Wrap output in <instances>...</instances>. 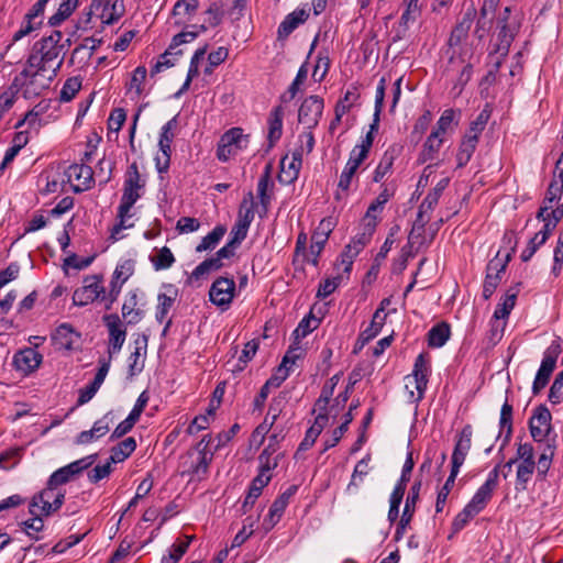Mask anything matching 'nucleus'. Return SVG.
<instances>
[{"instance_id":"nucleus-1","label":"nucleus","mask_w":563,"mask_h":563,"mask_svg":"<svg viewBox=\"0 0 563 563\" xmlns=\"http://www.w3.org/2000/svg\"><path fill=\"white\" fill-rule=\"evenodd\" d=\"M62 40L63 33L53 31L34 44L24 69L15 78L25 93L36 96L49 87L63 65L66 45Z\"/></svg>"},{"instance_id":"nucleus-2","label":"nucleus","mask_w":563,"mask_h":563,"mask_svg":"<svg viewBox=\"0 0 563 563\" xmlns=\"http://www.w3.org/2000/svg\"><path fill=\"white\" fill-rule=\"evenodd\" d=\"M145 183V178L139 172L137 164L135 162L130 164L125 173L123 192L118 207V223L112 228L110 234L112 241L121 240L123 238L122 231L134 225L131 209L142 197Z\"/></svg>"},{"instance_id":"nucleus-3","label":"nucleus","mask_w":563,"mask_h":563,"mask_svg":"<svg viewBox=\"0 0 563 563\" xmlns=\"http://www.w3.org/2000/svg\"><path fill=\"white\" fill-rule=\"evenodd\" d=\"M65 495L66 490H60L47 482L46 486L32 497L29 511L31 515L52 516L63 506Z\"/></svg>"},{"instance_id":"nucleus-4","label":"nucleus","mask_w":563,"mask_h":563,"mask_svg":"<svg viewBox=\"0 0 563 563\" xmlns=\"http://www.w3.org/2000/svg\"><path fill=\"white\" fill-rule=\"evenodd\" d=\"M429 374V363L422 354H419L415 361L412 373L405 377V389L409 402L418 404L423 398Z\"/></svg>"},{"instance_id":"nucleus-5","label":"nucleus","mask_w":563,"mask_h":563,"mask_svg":"<svg viewBox=\"0 0 563 563\" xmlns=\"http://www.w3.org/2000/svg\"><path fill=\"white\" fill-rule=\"evenodd\" d=\"M249 135L241 128H232L220 139L217 157L220 162H228L249 146Z\"/></svg>"},{"instance_id":"nucleus-6","label":"nucleus","mask_w":563,"mask_h":563,"mask_svg":"<svg viewBox=\"0 0 563 563\" xmlns=\"http://www.w3.org/2000/svg\"><path fill=\"white\" fill-rule=\"evenodd\" d=\"M96 459L97 454H90L74 461L53 472L47 482L60 490H66L65 485L75 479V477L82 471L90 467L95 463Z\"/></svg>"},{"instance_id":"nucleus-7","label":"nucleus","mask_w":563,"mask_h":563,"mask_svg":"<svg viewBox=\"0 0 563 563\" xmlns=\"http://www.w3.org/2000/svg\"><path fill=\"white\" fill-rule=\"evenodd\" d=\"M498 26V44L495 52L505 56L520 26L519 20L516 16H511V9L509 7H506L499 14Z\"/></svg>"},{"instance_id":"nucleus-8","label":"nucleus","mask_w":563,"mask_h":563,"mask_svg":"<svg viewBox=\"0 0 563 563\" xmlns=\"http://www.w3.org/2000/svg\"><path fill=\"white\" fill-rule=\"evenodd\" d=\"M104 287L101 278L97 275L86 276L82 280V285L73 294V303L75 306L84 307L98 299L102 301Z\"/></svg>"},{"instance_id":"nucleus-9","label":"nucleus","mask_w":563,"mask_h":563,"mask_svg":"<svg viewBox=\"0 0 563 563\" xmlns=\"http://www.w3.org/2000/svg\"><path fill=\"white\" fill-rule=\"evenodd\" d=\"M235 295V282L233 278L219 277L209 290L210 301L222 310H227Z\"/></svg>"},{"instance_id":"nucleus-10","label":"nucleus","mask_w":563,"mask_h":563,"mask_svg":"<svg viewBox=\"0 0 563 563\" xmlns=\"http://www.w3.org/2000/svg\"><path fill=\"white\" fill-rule=\"evenodd\" d=\"M91 14L103 24H113L124 14V4L120 0H92Z\"/></svg>"},{"instance_id":"nucleus-11","label":"nucleus","mask_w":563,"mask_h":563,"mask_svg":"<svg viewBox=\"0 0 563 563\" xmlns=\"http://www.w3.org/2000/svg\"><path fill=\"white\" fill-rule=\"evenodd\" d=\"M239 246L228 242L221 247L214 256L201 262L191 273V277L200 279L202 276L209 274L212 271H218L224 266V261L230 260L234 256L235 250Z\"/></svg>"},{"instance_id":"nucleus-12","label":"nucleus","mask_w":563,"mask_h":563,"mask_svg":"<svg viewBox=\"0 0 563 563\" xmlns=\"http://www.w3.org/2000/svg\"><path fill=\"white\" fill-rule=\"evenodd\" d=\"M64 174L75 192L88 190L93 185V172L86 164H73L64 170Z\"/></svg>"},{"instance_id":"nucleus-13","label":"nucleus","mask_w":563,"mask_h":563,"mask_svg":"<svg viewBox=\"0 0 563 563\" xmlns=\"http://www.w3.org/2000/svg\"><path fill=\"white\" fill-rule=\"evenodd\" d=\"M323 99L319 96H309L306 98L298 110V120L307 130H312L319 123L323 112Z\"/></svg>"},{"instance_id":"nucleus-14","label":"nucleus","mask_w":563,"mask_h":563,"mask_svg":"<svg viewBox=\"0 0 563 563\" xmlns=\"http://www.w3.org/2000/svg\"><path fill=\"white\" fill-rule=\"evenodd\" d=\"M499 466L494 467L487 475L485 483L476 490L472 499L466 504L468 508L479 514L490 500L498 485Z\"/></svg>"},{"instance_id":"nucleus-15","label":"nucleus","mask_w":563,"mask_h":563,"mask_svg":"<svg viewBox=\"0 0 563 563\" xmlns=\"http://www.w3.org/2000/svg\"><path fill=\"white\" fill-rule=\"evenodd\" d=\"M499 466L494 467L487 475L485 483L476 490L472 499L466 504L468 508L479 514L490 500L498 485Z\"/></svg>"},{"instance_id":"nucleus-16","label":"nucleus","mask_w":563,"mask_h":563,"mask_svg":"<svg viewBox=\"0 0 563 563\" xmlns=\"http://www.w3.org/2000/svg\"><path fill=\"white\" fill-rule=\"evenodd\" d=\"M260 472L252 481L249 493L251 497H260L263 488L269 483L272 475L271 471L277 466V457L269 459L268 449H264L258 456Z\"/></svg>"},{"instance_id":"nucleus-17","label":"nucleus","mask_w":563,"mask_h":563,"mask_svg":"<svg viewBox=\"0 0 563 563\" xmlns=\"http://www.w3.org/2000/svg\"><path fill=\"white\" fill-rule=\"evenodd\" d=\"M558 355L559 346L555 349L550 347L545 351L532 384V391L534 395L539 394L548 385L550 376L555 368Z\"/></svg>"},{"instance_id":"nucleus-18","label":"nucleus","mask_w":563,"mask_h":563,"mask_svg":"<svg viewBox=\"0 0 563 563\" xmlns=\"http://www.w3.org/2000/svg\"><path fill=\"white\" fill-rule=\"evenodd\" d=\"M114 422L113 413L107 412L100 419L95 421L92 428L90 430L81 431L75 439V443L78 445H87L90 444L98 439L104 437L109 430L111 424Z\"/></svg>"},{"instance_id":"nucleus-19","label":"nucleus","mask_w":563,"mask_h":563,"mask_svg":"<svg viewBox=\"0 0 563 563\" xmlns=\"http://www.w3.org/2000/svg\"><path fill=\"white\" fill-rule=\"evenodd\" d=\"M473 429L470 424H466L461 430L459 438L455 443V448L452 453V471L453 473H460V468L463 465L472 446Z\"/></svg>"},{"instance_id":"nucleus-20","label":"nucleus","mask_w":563,"mask_h":563,"mask_svg":"<svg viewBox=\"0 0 563 563\" xmlns=\"http://www.w3.org/2000/svg\"><path fill=\"white\" fill-rule=\"evenodd\" d=\"M103 321L109 331V353H119L126 338V331L123 328L122 321L118 314L104 316Z\"/></svg>"},{"instance_id":"nucleus-21","label":"nucleus","mask_w":563,"mask_h":563,"mask_svg":"<svg viewBox=\"0 0 563 563\" xmlns=\"http://www.w3.org/2000/svg\"><path fill=\"white\" fill-rule=\"evenodd\" d=\"M53 344L58 350L70 351L79 342L80 333L70 323H60L51 334Z\"/></svg>"},{"instance_id":"nucleus-22","label":"nucleus","mask_w":563,"mask_h":563,"mask_svg":"<svg viewBox=\"0 0 563 563\" xmlns=\"http://www.w3.org/2000/svg\"><path fill=\"white\" fill-rule=\"evenodd\" d=\"M551 413L545 407H538L530 418L529 428L534 441H543L551 428Z\"/></svg>"},{"instance_id":"nucleus-23","label":"nucleus","mask_w":563,"mask_h":563,"mask_svg":"<svg viewBox=\"0 0 563 563\" xmlns=\"http://www.w3.org/2000/svg\"><path fill=\"white\" fill-rule=\"evenodd\" d=\"M301 165V152H292L290 156H284L280 161V172L278 174V180L285 185L292 184L299 176Z\"/></svg>"},{"instance_id":"nucleus-24","label":"nucleus","mask_w":563,"mask_h":563,"mask_svg":"<svg viewBox=\"0 0 563 563\" xmlns=\"http://www.w3.org/2000/svg\"><path fill=\"white\" fill-rule=\"evenodd\" d=\"M506 265L507 261H503L497 257L489 261L483 286V296L485 299L490 298L498 287L501 279V274L505 272Z\"/></svg>"},{"instance_id":"nucleus-25","label":"nucleus","mask_w":563,"mask_h":563,"mask_svg":"<svg viewBox=\"0 0 563 563\" xmlns=\"http://www.w3.org/2000/svg\"><path fill=\"white\" fill-rule=\"evenodd\" d=\"M42 361L43 355L32 347L19 351L13 357L15 368L24 375L34 372L41 365Z\"/></svg>"},{"instance_id":"nucleus-26","label":"nucleus","mask_w":563,"mask_h":563,"mask_svg":"<svg viewBox=\"0 0 563 563\" xmlns=\"http://www.w3.org/2000/svg\"><path fill=\"white\" fill-rule=\"evenodd\" d=\"M428 221L429 219H423L421 221L420 218H417L409 233L408 243L417 252L428 246L434 239L435 231L426 229V223Z\"/></svg>"},{"instance_id":"nucleus-27","label":"nucleus","mask_w":563,"mask_h":563,"mask_svg":"<svg viewBox=\"0 0 563 563\" xmlns=\"http://www.w3.org/2000/svg\"><path fill=\"white\" fill-rule=\"evenodd\" d=\"M134 351L129 357V372L131 376L141 373L144 368V362L147 352L148 336L146 334H139L134 339Z\"/></svg>"},{"instance_id":"nucleus-28","label":"nucleus","mask_w":563,"mask_h":563,"mask_svg":"<svg viewBox=\"0 0 563 563\" xmlns=\"http://www.w3.org/2000/svg\"><path fill=\"white\" fill-rule=\"evenodd\" d=\"M420 487H421V483L417 482L410 488V492L406 498L405 507L402 510L400 521L398 523V528L396 530L397 536L404 534L406 528L408 527V525L410 523V521L412 519L416 504L419 499Z\"/></svg>"},{"instance_id":"nucleus-29","label":"nucleus","mask_w":563,"mask_h":563,"mask_svg":"<svg viewBox=\"0 0 563 563\" xmlns=\"http://www.w3.org/2000/svg\"><path fill=\"white\" fill-rule=\"evenodd\" d=\"M284 115H285V111L282 106L275 107L269 112V115L267 119V140H268L269 147H273L283 135Z\"/></svg>"},{"instance_id":"nucleus-30","label":"nucleus","mask_w":563,"mask_h":563,"mask_svg":"<svg viewBox=\"0 0 563 563\" xmlns=\"http://www.w3.org/2000/svg\"><path fill=\"white\" fill-rule=\"evenodd\" d=\"M164 291L159 292L157 296V306L155 318L162 323L166 320L169 310L172 309L176 298H177V289L173 285H165Z\"/></svg>"},{"instance_id":"nucleus-31","label":"nucleus","mask_w":563,"mask_h":563,"mask_svg":"<svg viewBox=\"0 0 563 563\" xmlns=\"http://www.w3.org/2000/svg\"><path fill=\"white\" fill-rule=\"evenodd\" d=\"M461 115V110L445 109L437 121L433 132L444 137L445 133L454 131L459 125Z\"/></svg>"},{"instance_id":"nucleus-32","label":"nucleus","mask_w":563,"mask_h":563,"mask_svg":"<svg viewBox=\"0 0 563 563\" xmlns=\"http://www.w3.org/2000/svg\"><path fill=\"white\" fill-rule=\"evenodd\" d=\"M473 22V13L466 12L463 19L455 25V27L452 30L450 38H449V45L451 48H454L455 46H460L463 43H466V38L468 36V32L471 30Z\"/></svg>"},{"instance_id":"nucleus-33","label":"nucleus","mask_w":563,"mask_h":563,"mask_svg":"<svg viewBox=\"0 0 563 563\" xmlns=\"http://www.w3.org/2000/svg\"><path fill=\"white\" fill-rule=\"evenodd\" d=\"M198 0H178L173 9L175 23L183 25L191 20L198 9Z\"/></svg>"},{"instance_id":"nucleus-34","label":"nucleus","mask_w":563,"mask_h":563,"mask_svg":"<svg viewBox=\"0 0 563 563\" xmlns=\"http://www.w3.org/2000/svg\"><path fill=\"white\" fill-rule=\"evenodd\" d=\"M309 16V12L306 9H296L286 18L278 26V34L280 36L289 35L296 30L301 23H303Z\"/></svg>"},{"instance_id":"nucleus-35","label":"nucleus","mask_w":563,"mask_h":563,"mask_svg":"<svg viewBox=\"0 0 563 563\" xmlns=\"http://www.w3.org/2000/svg\"><path fill=\"white\" fill-rule=\"evenodd\" d=\"M41 180H45V185L42 189L43 194H55L59 190H63L64 185L66 183V177L64 172L59 168L51 169L42 174Z\"/></svg>"},{"instance_id":"nucleus-36","label":"nucleus","mask_w":563,"mask_h":563,"mask_svg":"<svg viewBox=\"0 0 563 563\" xmlns=\"http://www.w3.org/2000/svg\"><path fill=\"white\" fill-rule=\"evenodd\" d=\"M331 220L324 219L320 222L317 231L312 234L311 238V244L309 247L310 254H321L331 232Z\"/></svg>"},{"instance_id":"nucleus-37","label":"nucleus","mask_w":563,"mask_h":563,"mask_svg":"<svg viewBox=\"0 0 563 563\" xmlns=\"http://www.w3.org/2000/svg\"><path fill=\"white\" fill-rule=\"evenodd\" d=\"M253 220V212L247 210L243 217H240L230 232V240L232 244L240 245L246 238L250 224Z\"/></svg>"},{"instance_id":"nucleus-38","label":"nucleus","mask_w":563,"mask_h":563,"mask_svg":"<svg viewBox=\"0 0 563 563\" xmlns=\"http://www.w3.org/2000/svg\"><path fill=\"white\" fill-rule=\"evenodd\" d=\"M136 449V441L129 437L111 449V455L108 459L112 464L121 463L126 460Z\"/></svg>"},{"instance_id":"nucleus-39","label":"nucleus","mask_w":563,"mask_h":563,"mask_svg":"<svg viewBox=\"0 0 563 563\" xmlns=\"http://www.w3.org/2000/svg\"><path fill=\"white\" fill-rule=\"evenodd\" d=\"M137 306V290L128 292L125 301L122 306V316L128 320V323L135 324L142 319V311L136 309Z\"/></svg>"},{"instance_id":"nucleus-40","label":"nucleus","mask_w":563,"mask_h":563,"mask_svg":"<svg viewBox=\"0 0 563 563\" xmlns=\"http://www.w3.org/2000/svg\"><path fill=\"white\" fill-rule=\"evenodd\" d=\"M79 0H63L56 12L48 18V25L58 26L66 21L78 8Z\"/></svg>"},{"instance_id":"nucleus-41","label":"nucleus","mask_w":563,"mask_h":563,"mask_svg":"<svg viewBox=\"0 0 563 563\" xmlns=\"http://www.w3.org/2000/svg\"><path fill=\"white\" fill-rule=\"evenodd\" d=\"M212 459V452L200 450L196 463L191 466V475L195 479L201 481L207 477Z\"/></svg>"},{"instance_id":"nucleus-42","label":"nucleus","mask_w":563,"mask_h":563,"mask_svg":"<svg viewBox=\"0 0 563 563\" xmlns=\"http://www.w3.org/2000/svg\"><path fill=\"white\" fill-rule=\"evenodd\" d=\"M452 49V55L450 57V62L454 63L456 59H459L462 64L467 63H475L478 62V56L476 55V48L473 46V44L470 43H463L460 46H455Z\"/></svg>"},{"instance_id":"nucleus-43","label":"nucleus","mask_w":563,"mask_h":563,"mask_svg":"<svg viewBox=\"0 0 563 563\" xmlns=\"http://www.w3.org/2000/svg\"><path fill=\"white\" fill-rule=\"evenodd\" d=\"M177 125L176 119L169 120L165 123L161 131V136L158 141L159 151L163 152V158L165 162L168 159V153H170V145L174 139V130Z\"/></svg>"},{"instance_id":"nucleus-44","label":"nucleus","mask_w":563,"mask_h":563,"mask_svg":"<svg viewBox=\"0 0 563 563\" xmlns=\"http://www.w3.org/2000/svg\"><path fill=\"white\" fill-rule=\"evenodd\" d=\"M443 143L444 137L432 131L423 144V150L420 154L421 161H432Z\"/></svg>"},{"instance_id":"nucleus-45","label":"nucleus","mask_w":563,"mask_h":563,"mask_svg":"<svg viewBox=\"0 0 563 563\" xmlns=\"http://www.w3.org/2000/svg\"><path fill=\"white\" fill-rule=\"evenodd\" d=\"M373 233L374 230H372L371 227H362V231L352 238L351 242L345 246L344 250H346L347 253L357 256L360 252L365 247V245L369 243Z\"/></svg>"},{"instance_id":"nucleus-46","label":"nucleus","mask_w":563,"mask_h":563,"mask_svg":"<svg viewBox=\"0 0 563 563\" xmlns=\"http://www.w3.org/2000/svg\"><path fill=\"white\" fill-rule=\"evenodd\" d=\"M536 470V463L519 462L516 472V485L517 492H523L528 487V483L531 481Z\"/></svg>"},{"instance_id":"nucleus-47","label":"nucleus","mask_w":563,"mask_h":563,"mask_svg":"<svg viewBox=\"0 0 563 563\" xmlns=\"http://www.w3.org/2000/svg\"><path fill=\"white\" fill-rule=\"evenodd\" d=\"M147 70L144 66H137L134 69L131 80L128 85V93L132 99H136L142 95Z\"/></svg>"},{"instance_id":"nucleus-48","label":"nucleus","mask_w":563,"mask_h":563,"mask_svg":"<svg viewBox=\"0 0 563 563\" xmlns=\"http://www.w3.org/2000/svg\"><path fill=\"white\" fill-rule=\"evenodd\" d=\"M227 232L223 225H217L210 233L202 238L201 242L196 246V252L201 253L216 249Z\"/></svg>"},{"instance_id":"nucleus-49","label":"nucleus","mask_w":563,"mask_h":563,"mask_svg":"<svg viewBox=\"0 0 563 563\" xmlns=\"http://www.w3.org/2000/svg\"><path fill=\"white\" fill-rule=\"evenodd\" d=\"M450 338V328L446 323L432 327L428 333V343L431 347L443 346Z\"/></svg>"},{"instance_id":"nucleus-50","label":"nucleus","mask_w":563,"mask_h":563,"mask_svg":"<svg viewBox=\"0 0 563 563\" xmlns=\"http://www.w3.org/2000/svg\"><path fill=\"white\" fill-rule=\"evenodd\" d=\"M478 142L473 139H466L463 136L459 151L456 153L457 167H464L472 158Z\"/></svg>"},{"instance_id":"nucleus-51","label":"nucleus","mask_w":563,"mask_h":563,"mask_svg":"<svg viewBox=\"0 0 563 563\" xmlns=\"http://www.w3.org/2000/svg\"><path fill=\"white\" fill-rule=\"evenodd\" d=\"M369 456H365L357 462L354 467L351 482L347 485L349 492H356L358 489V486L363 482L364 476L367 475L369 471Z\"/></svg>"},{"instance_id":"nucleus-52","label":"nucleus","mask_w":563,"mask_h":563,"mask_svg":"<svg viewBox=\"0 0 563 563\" xmlns=\"http://www.w3.org/2000/svg\"><path fill=\"white\" fill-rule=\"evenodd\" d=\"M284 499L276 498L272 504L266 518L263 521V526L266 530H271L280 520L286 507Z\"/></svg>"},{"instance_id":"nucleus-53","label":"nucleus","mask_w":563,"mask_h":563,"mask_svg":"<svg viewBox=\"0 0 563 563\" xmlns=\"http://www.w3.org/2000/svg\"><path fill=\"white\" fill-rule=\"evenodd\" d=\"M394 155L386 152L379 163L377 164L374 173H373V181L382 183L385 177L391 174L393 165H394Z\"/></svg>"},{"instance_id":"nucleus-54","label":"nucleus","mask_w":563,"mask_h":563,"mask_svg":"<svg viewBox=\"0 0 563 563\" xmlns=\"http://www.w3.org/2000/svg\"><path fill=\"white\" fill-rule=\"evenodd\" d=\"M320 324V320L313 317L311 313L305 317L297 328L295 329L292 335L296 341H299L306 338L309 333L316 330Z\"/></svg>"},{"instance_id":"nucleus-55","label":"nucleus","mask_w":563,"mask_h":563,"mask_svg":"<svg viewBox=\"0 0 563 563\" xmlns=\"http://www.w3.org/2000/svg\"><path fill=\"white\" fill-rule=\"evenodd\" d=\"M42 25L43 24H41L37 21L23 16L20 27L12 35V43L9 45V47L13 43H16L22 38L31 35L33 32L38 31L42 27Z\"/></svg>"},{"instance_id":"nucleus-56","label":"nucleus","mask_w":563,"mask_h":563,"mask_svg":"<svg viewBox=\"0 0 563 563\" xmlns=\"http://www.w3.org/2000/svg\"><path fill=\"white\" fill-rule=\"evenodd\" d=\"M272 165L267 164L257 183V195L263 205L268 203V189L273 186L271 180Z\"/></svg>"},{"instance_id":"nucleus-57","label":"nucleus","mask_w":563,"mask_h":563,"mask_svg":"<svg viewBox=\"0 0 563 563\" xmlns=\"http://www.w3.org/2000/svg\"><path fill=\"white\" fill-rule=\"evenodd\" d=\"M152 263L156 271L167 269L175 263V257L172 251L164 246L152 257Z\"/></svg>"},{"instance_id":"nucleus-58","label":"nucleus","mask_w":563,"mask_h":563,"mask_svg":"<svg viewBox=\"0 0 563 563\" xmlns=\"http://www.w3.org/2000/svg\"><path fill=\"white\" fill-rule=\"evenodd\" d=\"M378 126L379 118H377V114H373V122L369 125V130L367 131L365 136L362 137L361 142L355 145V147L368 155L369 150L373 146L374 135L378 131Z\"/></svg>"},{"instance_id":"nucleus-59","label":"nucleus","mask_w":563,"mask_h":563,"mask_svg":"<svg viewBox=\"0 0 563 563\" xmlns=\"http://www.w3.org/2000/svg\"><path fill=\"white\" fill-rule=\"evenodd\" d=\"M378 126L379 118H377V114H373V122L369 125V130L367 131L365 136L362 137L361 142L355 145V147L368 155L369 150L373 146L374 135L378 131Z\"/></svg>"},{"instance_id":"nucleus-60","label":"nucleus","mask_w":563,"mask_h":563,"mask_svg":"<svg viewBox=\"0 0 563 563\" xmlns=\"http://www.w3.org/2000/svg\"><path fill=\"white\" fill-rule=\"evenodd\" d=\"M378 126L379 118H377V114H373V122L369 125V130L367 131L365 136L362 137L361 142L355 145V147L368 155L369 150L373 146L374 135L378 131Z\"/></svg>"},{"instance_id":"nucleus-61","label":"nucleus","mask_w":563,"mask_h":563,"mask_svg":"<svg viewBox=\"0 0 563 563\" xmlns=\"http://www.w3.org/2000/svg\"><path fill=\"white\" fill-rule=\"evenodd\" d=\"M135 263L132 260H122L118 263L112 278L125 284V282L133 275Z\"/></svg>"},{"instance_id":"nucleus-62","label":"nucleus","mask_w":563,"mask_h":563,"mask_svg":"<svg viewBox=\"0 0 563 563\" xmlns=\"http://www.w3.org/2000/svg\"><path fill=\"white\" fill-rule=\"evenodd\" d=\"M387 314H380V312H375L372 319L371 324L362 332V338L364 341H369L374 339L382 330Z\"/></svg>"},{"instance_id":"nucleus-63","label":"nucleus","mask_w":563,"mask_h":563,"mask_svg":"<svg viewBox=\"0 0 563 563\" xmlns=\"http://www.w3.org/2000/svg\"><path fill=\"white\" fill-rule=\"evenodd\" d=\"M80 88L81 79L79 77L68 78L60 90V100L65 102L70 101L80 90Z\"/></svg>"},{"instance_id":"nucleus-64","label":"nucleus","mask_w":563,"mask_h":563,"mask_svg":"<svg viewBox=\"0 0 563 563\" xmlns=\"http://www.w3.org/2000/svg\"><path fill=\"white\" fill-rule=\"evenodd\" d=\"M563 191V173H554L553 179L548 188L547 199L549 202L560 200Z\"/></svg>"}]
</instances>
